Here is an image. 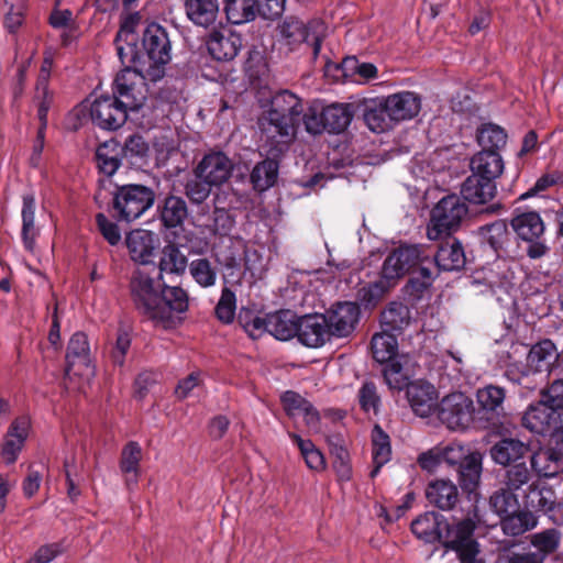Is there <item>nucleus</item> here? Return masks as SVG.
Wrapping results in <instances>:
<instances>
[{
  "instance_id": "nucleus-1",
  "label": "nucleus",
  "mask_w": 563,
  "mask_h": 563,
  "mask_svg": "<svg viewBox=\"0 0 563 563\" xmlns=\"http://www.w3.org/2000/svg\"><path fill=\"white\" fill-rule=\"evenodd\" d=\"M301 122L309 134L325 132L323 109L311 107L305 112L302 99L297 95L289 90L277 92L257 119L261 147L272 156H283L296 140Z\"/></svg>"
},
{
  "instance_id": "nucleus-2",
  "label": "nucleus",
  "mask_w": 563,
  "mask_h": 563,
  "mask_svg": "<svg viewBox=\"0 0 563 563\" xmlns=\"http://www.w3.org/2000/svg\"><path fill=\"white\" fill-rule=\"evenodd\" d=\"M129 288L136 311L155 327L175 328L180 322L179 314L188 310V295L181 287L165 285L144 268L132 273Z\"/></svg>"
},
{
  "instance_id": "nucleus-3",
  "label": "nucleus",
  "mask_w": 563,
  "mask_h": 563,
  "mask_svg": "<svg viewBox=\"0 0 563 563\" xmlns=\"http://www.w3.org/2000/svg\"><path fill=\"white\" fill-rule=\"evenodd\" d=\"M468 208L457 195H448L440 199L431 210L427 225V236L431 241L453 235L462 225Z\"/></svg>"
},
{
  "instance_id": "nucleus-4",
  "label": "nucleus",
  "mask_w": 563,
  "mask_h": 563,
  "mask_svg": "<svg viewBox=\"0 0 563 563\" xmlns=\"http://www.w3.org/2000/svg\"><path fill=\"white\" fill-rule=\"evenodd\" d=\"M155 201L152 188L129 184L118 186L113 192L112 207L118 221L132 222L147 211Z\"/></svg>"
},
{
  "instance_id": "nucleus-5",
  "label": "nucleus",
  "mask_w": 563,
  "mask_h": 563,
  "mask_svg": "<svg viewBox=\"0 0 563 563\" xmlns=\"http://www.w3.org/2000/svg\"><path fill=\"white\" fill-rule=\"evenodd\" d=\"M475 522L467 518L450 523L445 518L441 528L440 542L446 550L454 551L461 563H474L478 543L473 537Z\"/></svg>"
},
{
  "instance_id": "nucleus-6",
  "label": "nucleus",
  "mask_w": 563,
  "mask_h": 563,
  "mask_svg": "<svg viewBox=\"0 0 563 563\" xmlns=\"http://www.w3.org/2000/svg\"><path fill=\"white\" fill-rule=\"evenodd\" d=\"M113 95L119 98L130 111L139 110L147 98V84L143 74L131 67L122 69L113 81Z\"/></svg>"
},
{
  "instance_id": "nucleus-7",
  "label": "nucleus",
  "mask_w": 563,
  "mask_h": 563,
  "mask_svg": "<svg viewBox=\"0 0 563 563\" xmlns=\"http://www.w3.org/2000/svg\"><path fill=\"white\" fill-rule=\"evenodd\" d=\"M474 405L463 393H452L445 396L440 405L438 417L451 430H462L474 420Z\"/></svg>"
},
{
  "instance_id": "nucleus-8",
  "label": "nucleus",
  "mask_w": 563,
  "mask_h": 563,
  "mask_svg": "<svg viewBox=\"0 0 563 563\" xmlns=\"http://www.w3.org/2000/svg\"><path fill=\"white\" fill-rule=\"evenodd\" d=\"M517 236L529 243L527 254L531 258H539L547 252V246L540 242L544 233V223L537 211L517 213L510 221Z\"/></svg>"
},
{
  "instance_id": "nucleus-9",
  "label": "nucleus",
  "mask_w": 563,
  "mask_h": 563,
  "mask_svg": "<svg viewBox=\"0 0 563 563\" xmlns=\"http://www.w3.org/2000/svg\"><path fill=\"white\" fill-rule=\"evenodd\" d=\"M130 109L114 95H101L90 104V119L102 130L114 131L121 128Z\"/></svg>"
},
{
  "instance_id": "nucleus-10",
  "label": "nucleus",
  "mask_w": 563,
  "mask_h": 563,
  "mask_svg": "<svg viewBox=\"0 0 563 563\" xmlns=\"http://www.w3.org/2000/svg\"><path fill=\"white\" fill-rule=\"evenodd\" d=\"M522 426L538 434H551L561 428V413L542 396L526 410Z\"/></svg>"
},
{
  "instance_id": "nucleus-11",
  "label": "nucleus",
  "mask_w": 563,
  "mask_h": 563,
  "mask_svg": "<svg viewBox=\"0 0 563 563\" xmlns=\"http://www.w3.org/2000/svg\"><path fill=\"white\" fill-rule=\"evenodd\" d=\"M424 258V246L420 244L404 245L394 250L384 261L382 276L393 280L404 276L410 268Z\"/></svg>"
},
{
  "instance_id": "nucleus-12",
  "label": "nucleus",
  "mask_w": 563,
  "mask_h": 563,
  "mask_svg": "<svg viewBox=\"0 0 563 563\" xmlns=\"http://www.w3.org/2000/svg\"><path fill=\"white\" fill-rule=\"evenodd\" d=\"M360 307L355 302L343 301L331 306L324 317L332 338H346L355 329L360 319Z\"/></svg>"
},
{
  "instance_id": "nucleus-13",
  "label": "nucleus",
  "mask_w": 563,
  "mask_h": 563,
  "mask_svg": "<svg viewBox=\"0 0 563 563\" xmlns=\"http://www.w3.org/2000/svg\"><path fill=\"white\" fill-rule=\"evenodd\" d=\"M232 161L223 152L206 154L195 169V175L201 180L218 187L229 180L233 172Z\"/></svg>"
},
{
  "instance_id": "nucleus-14",
  "label": "nucleus",
  "mask_w": 563,
  "mask_h": 563,
  "mask_svg": "<svg viewBox=\"0 0 563 563\" xmlns=\"http://www.w3.org/2000/svg\"><path fill=\"white\" fill-rule=\"evenodd\" d=\"M297 339L307 347H321L332 339L321 313L305 314L297 319Z\"/></svg>"
},
{
  "instance_id": "nucleus-15",
  "label": "nucleus",
  "mask_w": 563,
  "mask_h": 563,
  "mask_svg": "<svg viewBox=\"0 0 563 563\" xmlns=\"http://www.w3.org/2000/svg\"><path fill=\"white\" fill-rule=\"evenodd\" d=\"M438 251L433 255V262L439 271L459 272L466 264V255L463 244L453 235L439 239Z\"/></svg>"
},
{
  "instance_id": "nucleus-16",
  "label": "nucleus",
  "mask_w": 563,
  "mask_h": 563,
  "mask_svg": "<svg viewBox=\"0 0 563 563\" xmlns=\"http://www.w3.org/2000/svg\"><path fill=\"white\" fill-rule=\"evenodd\" d=\"M143 47L148 58L156 66H164L170 60V42L167 32L157 23H151L143 33Z\"/></svg>"
},
{
  "instance_id": "nucleus-17",
  "label": "nucleus",
  "mask_w": 563,
  "mask_h": 563,
  "mask_svg": "<svg viewBox=\"0 0 563 563\" xmlns=\"http://www.w3.org/2000/svg\"><path fill=\"white\" fill-rule=\"evenodd\" d=\"M31 427L30 418L19 417L10 424L1 446V457L5 464H13L22 451Z\"/></svg>"
},
{
  "instance_id": "nucleus-18",
  "label": "nucleus",
  "mask_w": 563,
  "mask_h": 563,
  "mask_svg": "<svg viewBox=\"0 0 563 563\" xmlns=\"http://www.w3.org/2000/svg\"><path fill=\"white\" fill-rule=\"evenodd\" d=\"M210 55L217 60H232L242 48V36L232 31H213L207 41Z\"/></svg>"
},
{
  "instance_id": "nucleus-19",
  "label": "nucleus",
  "mask_w": 563,
  "mask_h": 563,
  "mask_svg": "<svg viewBox=\"0 0 563 563\" xmlns=\"http://www.w3.org/2000/svg\"><path fill=\"white\" fill-rule=\"evenodd\" d=\"M496 194V181L474 174H471L461 187L463 201L472 205H486L495 198Z\"/></svg>"
},
{
  "instance_id": "nucleus-20",
  "label": "nucleus",
  "mask_w": 563,
  "mask_h": 563,
  "mask_svg": "<svg viewBox=\"0 0 563 563\" xmlns=\"http://www.w3.org/2000/svg\"><path fill=\"white\" fill-rule=\"evenodd\" d=\"M387 108L395 123L411 120L421 109L420 97L412 91H401L385 97Z\"/></svg>"
},
{
  "instance_id": "nucleus-21",
  "label": "nucleus",
  "mask_w": 563,
  "mask_h": 563,
  "mask_svg": "<svg viewBox=\"0 0 563 563\" xmlns=\"http://www.w3.org/2000/svg\"><path fill=\"white\" fill-rule=\"evenodd\" d=\"M408 401L416 415L428 417L437 405V393L431 384L415 382L406 388Z\"/></svg>"
},
{
  "instance_id": "nucleus-22",
  "label": "nucleus",
  "mask_w": 563,
  "mask_h": 563,
  "mask_svg": "<svg viewBox=\"0 0 563 563\" xmlns=\"http://www.w3.org/2000/svg\"><path fill=\"white\" fill-rule=\"evenodd\" d=\"M157 244V236L147 230H133L126 236V246L131 258L141 264L152 262Z\"/></svg>"
},
{
  "instance_id": "nucleus-23",
  "label": "nucleus",
  "mask_w": 563,
  "mask_h": 563,
  "mask_svg": "<svg viewBox=\"0 0 563 563\" xmlns=\"http://www.w3.org/2000/svg\"><path fill=\"white\" fill-rule=\"evenodd\" d=\"M426 497L430 505L441 510H451L459 501V489L451 481L435 479L428 484Z\"/></svg>"
},
{
  "instance_id": "nucleus-24",
  "label": "nucleus",
  "mask_w": 563,
  "mask_h": 563,
  "mask_svg": "<svg viewBox=\"0 0 563 563\" xmlns=\"http://www.w3.org/2000/svg\"><path fill=\"white\" fill-rule=\"evenodd\" d=\"M529 452V445L514 438H503L490 448L492 460L499 465L516 464Z\"/></svg>"
},
{
  "instance_id": "nucleus-25",
  "label": "nucleus",
  "mask_w": 563,
  "mask_h": 563,
  "mask_svg": "<svg viewBox=\"0 0 563 563\" xmlns=\"http://www.w3.org/2000/svg\"><path fill=\"white\" fill-rule=\"evenodd\" d=\"M390 114L386 99L379 98L366 103L363 117L371 131L375 133H383L393 129L395 124Z\"/></svg>"
},
{
  "instance_id": "nucleus-26",
  "label": "nucleus",
  "mask_w": 563,
  "mask_h": 563,
  "mask_svg": "<svg viewBox=\"0 0 563 563\" xmlns=\"http://www.w3.org/2000/svg\"><path fill=\"white\" fill-rule=\"evenodd\" d=\"M471 170L495 181L504 172V161L497 151H481L472 157Z\"/></svg>"
},
{
  "instance_id": "nucleus-27",
  "label": "nucleus",
  "mask_w": 563,
  "mask_h": 563,
  "mask_svg": "<svg viewBox=\"0 0 563 563\" xmlns=\"http://www.w3.org/2000/svg\"><path fill=\"white\" fill-rule=\"evenodd\" d=\"M531 467L540 477H553L563 468L562 454L552 448H541L530 459Z\"/></svg>"
},
{
  "instance_id": "nucleus-28",
  "label": "nucleus",
  "mask_w": 563,
  "mask_h": 563,
  "mask_svg": "<svg viewBox=\"0 0 563 563\" xmlns=\"http://www.w3.org/2000/svg\"><path fill=\"white\" fill-rule=\"evenodd\" d=\"M142 448L135 441L128 442L121 452L120 471L125 475V485L132 489L139 482Z\"/></svg>"
},
{
  "instance_id": "nucleus-29",
  "label": "nucleus",
  "mask_w": 563,
  "mask_h": 563,
  "mask_svg": "<svg viewBox=\"0 0 563 563\" xmlns=\"http://www.w3.org/2000/svg\"><path fill=\"white\" fill-rule=\"evenodd\" d=\"M121 144L114 140H108L100 144L96 150V163L100 173L110 177L121 166L122 162Z\"/></svg>"
},
{
  "instance_id": "nucleus-30",
  "label": "nucleus",
  "mask_w": 563,
  "mask_h": 563,
  "mask_svg": "<svg viewBox=\"0 0 563 563\" xmlns=\"http://www.w3.org/2000/svg\"><path fill=\"white\" fill-rule=\"evenodd\" d=\"M443 520V516L434 511H427L411 522V531L426 543L438 542L441 538Z\"/></svg>"
},
{
  "instance_id": "nucleus-31",
  "label": "nucleus",
  "mask_w": 563,
  "mask_h": 563,
  "mask_svg": "<svg viewBox=\"0 0 563 563\" xmlns=\"http://www.w3.org/2000/svg\"><path fill=\"white\" fill-rule=\"evenodd\" d=\"M483 456L479 452H470L464 463L461 464L456 471L459 474V482L463 490L468 494L474 493L481 481Z\"/></svg>"
},
{
  "instance_id": "nucleus-32",
  "label": "nucleus",
  "mask_w": 563,
  "mask_h": 563,
  "mask_svg": "<svg viewBox=\"0 0 563 563\" xmlns=\"http://www.w3.org/2000/svg\"><path fill=\"white\" fill-rule=\"evenodd\" d=\"M23 205L21 210L22 229L21 239L24 249L33 253L35 250V242L38 236V229L35 227V198L33 195L23 196Z\"/></svg>"
},
{
  "instance_id": "nucleus-33",
  "label": "nucleus",
  "mask_w": 563,
  "mask_h": 563,
  "mask_svg": "<svg viewBox=\"0 0 563 563\" xmlns=\"http://www.w3.org/2000/svg\"><path fill=\"white\" fill-rule=\"evenodd\" d=\"M530 481L531 473L528 470L526 463L521 462L511 465L506 471L503 479V486L509 490L519 493L523 503L531 489L534 487V483H531Z\"/></svg>"
},
{
  "instance_id": "nucleus-34",
  "label": "nucleus",
  "mask_w": 563,
  "mask_h": 563,
  "mask_svg": "<svg viewBox=\"0 0 563 563\" xmlns=\"http://www.w3.org/2000/svg\"><path fill=\"white\" fill-rule=\"evenodd\" d=\"M185 9L194 24L208 27L217 20L219 4L217 0H186Z\"/></svg>"
},
{
  "instance_id": "nucleus-35",
  "label": "nucleus",
  "mask_w": 563,
  "mask_h": 563,
  "mask_svg": "<svg viewBox=\"0 0 563 563\" xmlns=\"http://www.w3.org/2000/svg\"><path fill=\"white\" fill-rule=\"evenodd\" d=\"M353 106L350 103H332L323 108L325 132L339 134L350 125L353 119Z\"/></svg>"
},
{
  "instance_id": "nucleus-36",
  "label": "nucleus",
  "mask_w": 563,
  "mask_h": 563,
  "mask_svg": "<svg viewBox=\"0 0 563 563\" xmlns=\"http://www.w3.org/2000/svg\"><path fill=\"white\" fill-rule=\"evenodd\" d=\"M411 322V312L408 306L393 301L380 313V324L384 330L401 333Z\"/></svg>"
},
{
  "instance_id": "nucleus-37",
  "label": "nucleus",
  "mask_w": 563,
  "mask_h": 563,
  "mask_svg": "<svg viewBox=\"0 0 563 563\" xmlns=\"http://www.w3.org/2000/svg\"><path fill=\"white\" fill-rule=\"evenodd\" d=\"M407 362L408 356L400 354L386 363H380L384 365L382 373L385 383L390 389L404 390L411 383L410 375L405 367Z\"/></svg>"
},
{
  "instance_id": "nucleus-38",
  "label": "nucleus",
  "mask_w": 563,
  "mask_h": 563,
  "mask_svg": "<svg viewBox=\"0 0 563 563\" xmlns=\"http://www.w3.org/2000/svg\"><path fill=\"white\" fill-rule=\"evenodd\" d=\"M297 317L289 310L268 313V333L280 341L297 336Z\"/></svg>"
},
{
  "instance_id": "nucleus-39",
  "label": "nucleus",
  "mask_w": 563,
  "mask_h": 563,
  "mask_svg": "<svg viewBox=\"0 0 563 563\" xmlns=\"http://www.w3.org/2000/svg\"><path fill=\"white\" fill-rule=\"evenodd\" d=\"M556 356L555 344L551 340L544 339L532 345L527 356V365L536 373L549 371Z\"/></svg>"
},
{
  "instance_id": "nucleus-40",
  "label": "nucleus",
  "mask_w": 563,
  "mask_h": 563,
  "mask_svg": "<svg viewBox=\"0 0 563 563\" xmlns=\"http://www.w3.org/2000/svg\"><path fill=\"white\" fill-rule=\"evenodd\" d=\"M538 525V519L533 512L529 510H517L501 517L500 528L504 534L509 537H518L525 532L532 530Z\"/></svg>"
},
{
  "instance_id": "nucleus-41",
  "label": "nucleus",
  "mask_w": 563,
  "mask_h": 563,
  "mask_svg": "<svg viewBox=\"0 0 563 563\" xmlns=\"http://www.w3.org/2000/svg\"><path fill=\"white\" fill-rule=\"evenodd\" d=\"M66 371L69 373L76 365L88 367L90 365V345L84 332L71 335L66 353Z\"/></svg>"
},
{
  "instance_id": "nucleus-42",
  "label": "nucleus",
  "mask_w": 563,
  "mask_h": 563,
  "mask_svg": "<svg viewBox=\"0 0 563 563\" xmlns=\"http://www.w3.org/2000/svg\"><path fill=\"white\" fill-rule=\"evenodd\" d=\"M188 216L186 201L177 196H168L159 207V219L164 227L173 229L180 227Z\"/></svg>"
},
{
  "instance_id": "nucleus-43",
  "label": "nucleus",
  "mask_w": 563,
  "mask_h": 563,
  "mask_svg": "<svg viewBox=\"0 0 563 563\" xmlns=\"http://www.w3.org/2000/svg\"><path fill=\"white\" fill-rule=\"evenodd\" d=\"M257 163L252 173L251 181L256 190L264 191L273 187L277 180L279 165L276 161L279 156H272Z\"/></svg>"
},
{
  "instance_id": "nucleus-44",
  "label": "nucleus",
  "mask_w": 563,
  "mask_h": 563,
  "mask_svg": "<svg viewBox=\"0 0 563 563\" xmlns=\"http://www.w3.org/2000/svg\"><path fill=\"white\" fill-rule=\"evenodd\" d=\"M391 456L390 440L386 432L376 424L372 431V457L374 468L371 472V477H375L382 466L389 462Z\"/></svg>"
},
{
  "instance_id": "nucleus-45",
  "label": "nucleus",
  "mask_w": 563,
  "mask_h": 563,
  "mask_svg": "<svg viewBox=\"0 0 563 563\" xmlns=\"http://www.w3.org/2000/svg\"><path fill=\"white\" fill-rule=\"evenodd\" d=\"M371 351L377 363H386L399 355L397 338L386 330L375 333L371 340Z\"/></svg>"
},
{
  "instance_id": "nucleus-46",
  "label": "nucleus",
  "mask_w": 563,
  "mask_h": 563,
  "mask_svg": "<svg viewBox=\"0 0 563 563\" xmlns=\"http://www.w3.org/2000/svg\"><path fill=\"white\" fill-rule=\"evenodd\" d=\"M187 267V257L175 244H167L163 247L159 258L158 278L163 279L164 274L181 275Z\"/></svg>"
},
{
  "instance_id": "nucleus-47",
  "label": "nucleus",
  "mask_w": 563,
  "mask_h": 563,
  "mask_svg": "<svg viewBox=\"0 0 563 563\" xmlns=\"http://www.w3.org/2000/svg\"><path fill=\"white\" fill-rule=\"evenodd\" d=\"M224 12L232 24H243L253 21L258 13L256 0H225Z\"/></svg>"
},
{
  "instance_id": "nucleus-48",
  "label": "nucleus",
  "mask_w": 563,
  "mask_h": 563,
  "mask_svg": "<svg viewBox=\"0 0 563 563\" xmlns=\"http://www.w3.org/2000/svg\"><path fill=\"white\" fill-rule=\"evenodd\" d=\"M521 504V495L504 486L494 492L489 497L490 508L500 517L516 512L520 509Z\"/></svg>"
},
{
  "instance_id": "nucleus-49",
  "label": "nucleus",
  "mask_w": 563,
  "mask_h": 563,
  "mask_svg": "<svg viewBox=\"0 0 563 563\" xmlns=\"http://www.w3.org/2000/svg\"><path fill=\"white\" fill-rule=\"evenodd\" d=\"M477 142L482 151H497L499 153L507 143V133L497 124L486 123L477 131Z\"/></svg>"
},
{
  "instance_id": "nucleus-50",
  "label": "nucleus",
  "mask_w": 563,
  "mask_h": 563,
  "mask_svg": "<svg viewBox=\"0 0 563 563\" xmlns=\"http://www.w3.org/2000/svg\"><path fill=\"white\" fill-rule=\"evenodd\" d=\"M505 397V389L495 385L484 386L476 393L479 409L490 415L498 413L499 410H503Z\"/></svg>"
},
{
  "instance_id": "nucleus-51",
  "label": "nucleus",
  "mask_w": 563,
  "mask_h": 563,
  "mask_svg": "<svg viewBox=\"0 0 563 563\" xmlns=\"http://www.w3.org/2000/svg\"><path fill=\"white\" fill-rule=\"evenodd\" d=\"M479 233L496 252L504 249L509 240L508 225L505 220H496L493 223L481 227Z\"/></svg>"
},
{
  "instance_id": "nucleus-52",
  "label": "nucleus",
  "mask_w": 563,
  "mask_h": 563,
  "mask_svg": "<svg viewBox=\"0 0 563 563\" xmlns=\"http://www.w3.org/2000/svg\"><path fill=\"white\" fill-rule=\"evenodd\" d=\"M188 267L190 276L200 287L209 288L216 285L217 269L208 258H196Z\"/></svg>"
},
{
  "instance_id": "nucleus-53",
  "label": "nucleus",
  "mask_w": 563,
  "mask_h": 563,
  "mask_svg": "<svg viewBox=\"0 0 563 563\" xmlns=\"http://www.w3.org/2000/svg\"><path fill=\"white\" fill-rule=\"evenodd\" d=\"M290 439L297 444L307 466L314 471H322L325 466L323 454L309 439H302L297 433H289Z\"/></svg>"
},
{
  "instance_id": "nucleus-54",
  "label": "nucleus",
  "mask_w": 563,
  "mask_h": 563,
  "mask_svg": "<svg viewBox=\"0 0 563 563\" xmlns=\"http://www.w3.org/2000/svg\"><path fill=\"white\" fill-rule=\"evenodd\" d=\"M530 542L538 550L536 553L543 555L544 561L549 554L555 552L559 548L561 533L554 528L547 529L541 532L533 533L530 538Z\"/></svg>"
},
{
  "instance_id": "nucleus-55",
  "label": "nucleus",
  "mask_w": 563,
  "mask_h": 563,
  "mask_svg": "<svg viewBox=\"0 0 563 563\" xmlns=\"http://www.w3.org/2000/svg\"><path fill=\"white\" fill-rule=\"evenodd\" d=\"M522 505L526 508H537L542 511H552L555 506L553 492L550 488L538 489V487L534 485Z\"/></svg>"
},
{
  "instance_id": "nucleus-56",
  "label": "nucleus",
  "mask_w": 563,
  "mask_h": 563,
  "mask_svg": "<svg viewBox=\"0 0 563 563\" xmlns=\"http://www.w3.org/2000/svg\"><path fill=\"white\" fill-rule=\"evenodd\" d=\"M236 297L228 287L222 289L220 299L216 306V316L223 323H231L235 316Z\"/></svg>"
},
{
  "instance_id": "nucleus-57",
  "label": "nucleus",
  "mask_w": 563,
  "mask_h": 563,
  "mask_svg": "<svg viewBox=\"0 0 563 563\" xmlns=\"http://www.w3.org/2000/svg\"><path fill=\"white\" fill-rule=\"evenodd\" d=\"M141 14L139 12L126 13L121 16L120 30L115 36V41L120 42L124 37V41L128 43L130 52L134 53V42L135 36L134 32L141 22Z\"/></svg>"
},
{
  "instance_id": "nucleus-58",
  "label": "nucleus",
  "mask_w": 563,
  "mask_h": 563,
  "mask_svg": "<svg viewBox=\"0 0 563 563\" xmlns=\"http://www.w3.org/2000/svg\"><path fill=\"white\" fill-rule=\"evenodd\" d=\"M121 148L123 156L130 159L131 163L145 158L150 151L148 143L140 134L130 135L124 145H121Z\"/></svg>"
},
{
  "instance_id": "nucleus-59",
  "label": "nucleus",
  "mask_w": 563,
  "mask_h": 563,
  "mask_svg": "<svg viewBox=\"0 0 563 563\" xmlns=\"http://www.w3.org/2000/svg\"><path fill=\"white\" fill-rule=\"evenodd\" d=\"M279 32L288 44H297L306 42L308 38V31L302 21L289 18L279 25Z\"/></svg>"
},
{
  "instance_id": "nucleus-60",
  "label": "nucleus",
  "mask_w": 563,
  "mask_h": 563,
  "mask_svg": "<svg viewBox=\"0 0 563 563\" xmlns=\"http://www.w3.org/2000/svg\"><path fill=\"white\" fill-rule=\"evenodd\" d=\"M239 320L247 334L253 339L261 338L264 333H268V314L261 317L247 311L241 313Z\"/></svg>"
},
{
  "instance_id": "nucleus-61",
  "label": "nucleus",
  "mask_w": 563,
  "mask_h": 563,
  "mask_svg": "<svg viewBox=\"0 0 563 563\" xmlns=\"http://www.w3.org/2000/svg\"><path fill=\"white\" fill-rule=\"evenodd\" d=\"M358 402L365 412L376 413L380 406V396L374 382H364L358 390Z\"/></svg>"
},
{
  "instance_id": "nucleus-62",
  "label": "nucleus",
  "mask_w": 563,
  "mask_h": 563,
  "mask_svg": "<svg viewBox=\"0 0 563 563\" xmlns=\"http://www.w3.org/2000/svg\"><path fill=\"white\" fill-rule=\"evenodd\" d=\"M343 66L346 70H351L354 75L358 76L357 81L360 82L375 79L378 75V69L374 64L361 63L355 57L344 59Z\"/></svg>"
},
{
  "instance_id": "nucleus-63",
  "label": "nucleus",
  "mask_w": 563,
  "mask_h": 563,
  "mask_svg": "<svg viewBox=\"0 0 563 563\" xmlns=\"http://www.w3.org/2000/svg\"><path fill=\"white\" fill-rule=\"evenodd\" d=\"M131 334L124 329L120 328L117 334L115 344L111 351V360L114 365L122 366L125 362V356L131 347Z\"/></svg>"
},
{
  "instance_id": "nucleus-64",
  "label": "nucleus",
  "mask_w": 563,
  "mask_h": 563,
  "mask_svg": "<svg viewBox=\"0 0 563 563\" xmlns=\"http://www.w3.org/2000/svg\"><path fill=\"white\" fill-rule=\"evenodd\" d=\"M212 186L213 185L207 183V180H201L196 177V179L189 180L186 184V196L192 203L199 205L209 197Z\"/></svg>"
}]
</instances>
